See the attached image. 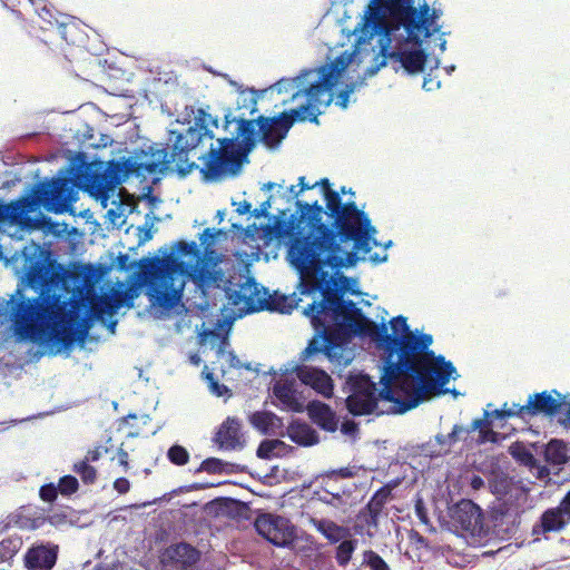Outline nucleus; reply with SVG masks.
I'll return each mask as SVG.
<instances>
[{
  "instance_id": "1",
  "label": "nucleus",
  "mask_w": 570,
  "mask_h": 570,
  "mask_svg": "<svg viewBox=\"0 0 570 570\" xmlns=\"http://www.w3.org/2000/svg\"><path fill=\"white\" fill-rule=\"evenodd\" d=\"M368 253L361 248H354V244H348L287 254L286 258L299 274V293L309 295L320 292L322 295V301H314L304 312L311 317L315 328L324 326L325 321L322 320V315L332 314L335 320L341 318L350 325H354L358 333L367 334L374 340L389 342L390 346L401 351L399 362L390 363L386 367V377L391 380L403 371L410 370L414 357L419 352H423L431 340L426 336L422 337L420 346L414 336L389 335L385 324L377 325L367 318L353 301L343 299L336 288L335 276L342 268L354 266L360 259L358 254L365 258Z\"/></svg>"
},
{
  "instance_id": "2",
  "label": "nucleus",
  "mask_w": 570,
  "mask_h": 570,
  "mask_svg": "<svg viewBox=\"0 0 570 570\" xmlns=\"http://www.w3.org/2000/svg\"><path fill=\"white\" fill-rule=\"evenodd\" d=\"M322 187L325 198V209L317 200L307 203L296 200L298 217L296 233L292 239L287 254L304 253L308 250L332 248L354 244V248L371 252L375 228L371 225L367 215L357 208L355 202L343 203L340 193L331 188L328 178H322L309 185L305 177L298 178V187L292 185L289 193L298 197L305 190Z\"/></svg>"
},
{
  "instance_id": "3",
  "label": "nucleus",
  "mask_w": 570,
  "mask_h": 570,
  "mask_svg": "<svg viewBox=\"0 0 570 570\" xmlns=\"http://www.w3.org/2000/svg\"><path fill=\"white\" fill-rule=\"evenodd\" d=\"M390 325L393 330L392 335L396 337L414 336L417 338L416 342H419L420 346L422 337L426 336L431 340L426 347L423 348V352H419L414 357L411 368L403 371L391 380L386 377V367L390 363L399 362L401 351L397 347L390 346L389 342L376 340L385 345L386 354L380 380L382 384L381 396L387 402L399 404L400 410L405 412L416 407L431 396L440 395L443 392V386L449 383L452 374L455 372V367L450 361H445L442 355L436 356L430 350L433 342L432 335H416L410 331L406 317L402 315L395 316L390 321Z\"/></svg>"
},
{
  "instance_id": "4",
  "label": "nucleus",
  "mask_w": 570,
  "mask_h": 570,
  "mask_svg": "<svg viewBox=\"0 0 570 570\" xmlns=\"http://www.w3.org/2000/svg\"><path fill=\"white\" fill-rule=\"evenodd\" d=\"M11 321L19 340H37L46 332L62 347L75 342V330L68 323L66 306L57 301L41 298L26 299L18 287L10 299L0 297V325Z\"/></svg>"
},
{
  "instance_id": "5",
  "label": "nucleus",
  "mask_w": 570,
  "mask_h": 570,
  "mask_svg": "<svg viewBox=\"0 0 570 570\" xmlns=\"http://www.w3.org/2000/svg\"><path fill=\"white\" fill-rule=\"evenodd\" d=\"M439 17V11H431L426 2L416 9L414 0H371L354 32L360 31L357 43H365L376 35L389 36L403 27L407 40L421 45L423 39L440 30L435 23Z\"/></svg>"
},
{
  "instance_id": "6",
  "label": "nucleus",
  "mask_w": 570,
  "mask_h": 570,
  "mask_svg": "<svg viewBox=\"0 0 570 570\" xmlns=\"http://www.w3.org/2000/svg\"><path fill=\"white\" fill-rule=\"evenodd\" d=\"M347 62L338 57L330 65L317 69L318 78L304 90L306 101L291 111H283L274 117H257L259 140L268 147H276L286 137L295 121L308 119L318 122L321 106H328L332 101L331 90L337 82L338 76L345 69Z\"/></svg>"
},
{
  "instance_id": "7",
  "label": "nucleus",
  "mask_w": 570,
  "mask_h": 570,
  "mask_svg": "<svg viewBox=\"0 0 570 570\" xmlns=\"http://www.w3.org/2000/svg\"><path fill=\"white\" fill-rule=\"evenodd\" d=\"M165 151L158 149V144L139 149L135 156L124 160H111L107 168L88 166L79 179L85 190L91 196L106 202L110 191L130 176L146 179L147 175L165 174L168 170V161L165 160Z\"/></svg>"
},
{
  "instance_id": "8",
  "label": "nucleus",
  "mask_w": 570,
  "mask_h": 570,
  "mask_svg": "<svg viewBox=\"0 0 570 570\" xmlns=\"http://www.w3.org/2000/svg\"><path fill=\"white\" fill-rule=\"evenodd\" d=\"M180 272L189 269V278L200 288L203 292L212 287H222L226 292V296L234 305L244 303L248 313H256L261 311H279L281 301H285V297H273L268 295L265 288H258V284L253 277H244V282L239 284L238 289H232V282L225 277V273L222 268L215 269L207 265H200L198 262L195 265H186L184 262L177 263Z\"/></svg>"
},
{
  "instance_id": "9",
  "label": "nucleus",
  "mask_w": 570,
  "mask_h": 570,
  "mask_svg": "<svg viewBox=\"0 0 570 570\" xmlns=\"http://www.w3.org/2000/svg\"><path fill=\"white\" fill-rule=\"evenodd\" d=\"M69 180L66 178H51L33 185L31 191L19 198L4 203L0 198V226L29 227L31 225L30 213L41 206L52 210L61 206L69 191Z\"/></svg>"
},
{
  "instance_id": "10",
  "label": "nucleus",
  "mask_w": 570,
  "mask_h": 570,
  "mask_svg": "<svg viewBox=\"0 0 570 570\" xmlns=\"http://www.w3.org/2000/svg\"><path fill=\"white\" fill-rule=\"evenodd\" d=\"M209 126L217 127L218 120L205 110L199 109L195 117V126L189 127L184 132L169 131L170 151L158 145V149L166 154L165 160L168 161V170L174 169L180 177H185L198 168L195 161L189 160V154L198 147L204 138H214V132L209 129Z\"/></svg>"
},
{
  "instance_id": "11",
  "label": "nucleus",
  "mask_w": 570,
  "mask_h": 570,
  "mask_svg": "<svg viewBox=\"0 0 570 570\" xmlns=\"http://www.w3.org/2000/svg\"><path fill=\"white\" fill-rule=\"evenodd\" d=\"M216 148L210 147L200 168L205 179L215 180L222 177L237 176L243 166L249 161L248 156L238 145L237 138H219Z\"/></svg>"
},
{
  "instance_id": "12",
  "label": "nucleus",
  "mask_w": 570,
  "mask_h": 570,
  "mask_svg": "<svg viewBox=\"0 0 570 570\" xmlns=\"http://www.w3.org/2000/svg\"><path fill=\"white\" fill-rule=\"evenodd\" d=\"M351 394L346 399V407L355 416L373 413L382 396L376 383L368 375H355L350 377Z\"/></svg>"
},
{
  "instance_id": "13",
  "label": "nucleus",
  "mask_w": 570,
  "mask_h": 570,
  "mask_svg": "<svg viewBox=\"0 0 570 570\" xmlns=\"http://www.w3.org/2000/svg\"><path fill=\"white\" fill-rule=\"evenodd\" d=\"M256 531L276 547H291L297 538V529L289 519L264 513L255 520Z\"/></svg>"
},
{
  "instance_id": "14",
  "label": "nucleus",
  "mask_w": 570,
  "mask_h": 570,
  "mask_svg": "<svg viewBox=\"0 0 570 570\" xmlns=\"http://www.w3.org/2000/svg\"><path fill=\"white\" fill-rule=\"evenodd\" d=\"M137 293L134 288L117 289L110 294H102L90 301V315L105 322V315L112 316L122 306L132 307Z\"/></svg>"
},
{
  "instance_id": "15",
  "label": "nucleus",
  "mask_w": 570,
  "mask_h": 570,
  "mask_svg": "<svg viewBox=\"0 0 570 570\" xmlns=\"http://www.w3.org/2000/svg\"><path fill=\"white\" fill-rule=\"evenodd\" d=\"M450 518L455 528L481 535L483 532V513L471 500H461L450 509Z\"/></svg>"
},
{
  "instance_id": "16",
  "label": "nucleus",
  "mask_w": 570,
  "mask_h": 570,
  "mask_svg": "<svg viewBox=\"0 0 570 570\" xmlns=\"http://www.w3.org/2000/svg\"><path fill=\"white\" fill-rule=\"evenodd\" d=\"M566 405V396L557 390L543 391L529 396L528 402L520 409L521 414H530V417L544 415L552 417Z\"/></svg>"
},
{
  "instance_id": "17",
  "label": "nucleus",
  "mask_w": 570,
  "mask_h": 570,
  "mask_svg": "<svg viewBox=\"0 0 570 570\" xmlns=\"http://www.w3.org/2000/svg\"><path fill=\"white\" fill-rule=\"evenodd\" d=\"M36 14L49 27H56L57 33L67 43L73 45L81 39L78 22L73 18L61 14L51 3Z\"/></svg>"
},
{
  "instance_id": "18",
  "label": "nucleus",
  "mask_w": 570,
  "mask_h": 570,
  "mask_svg": "<svg viewBox=\"0 0 570 570\" xmlns=\"http://www.w3.org/2000/svg\"><path fill=\"white\" fill-rule=\"evenodd\" d=\"M58 553V544L37 541L27 549L23 566L27 570H52L57 563Z\"/></svg>"
},
{
  "instance_id": "19",
  "label": "nucleus",
  "mask_w": 570,
  "mask_h": 570,
  "mask_svg": "<svg viewBox=\"0 0 570 570\" xmlns=\"http://www.w3.org/2000/svg\"><path fill=\"white\" fill-rule=\"evenodd\" d=\"M321 331V335L314 336L307 344V346L299 354L302 362L308 361L313 355L323 353L330 361H336L337 351L341 348L337 342V334L331 330L325 323L324 326L316 328Z\"/></svg>"
},
{
  "instance_id": "20",
  "label": "nucleus",
  "mask_w": 570,
  "mask_h": 570,
  "mask_svg": "<svg viewBox=\"0 0 570 570\" xmlns=\"http://www.w3.org/2000/svg\"><path fill=\"white\" fill-rule=\"evenodd\" d=\"M493 525L498 533L512 537L521 522V510L513 501H499L491 510Z\"/></svg>"
},
{
  "instance_id": "21",
  "label": "nucleus",
  "mask_w": 570,
  "mask_h": 570,
  "mask_svg": "<svg viewBox=\"0 0 570 570\" xmlns=\"http://www.w3.org/2000/svg\"><path fill=\"white\" fill-rule=\"evenodd\" d=\"M294 373L304 385L311 386L323 397L331 399L333 396L334 382L325 371L307 365H296Z\"/></svg>"
},
{
  "instance_id": "22",
  "label": "nucleus",
  "mask_w": 570,
  "mask_h": 570,
  "mask_svg": "<svg viewBox=\"0 0 570 570\" xmlns=\"http://www.w3.org/2000/svg\"><path fill=\"white\" fill-rule=\"evenodd\" d=\"M200 559V552L191 544L180 542L171 544L161 554V562L165 566L187 570L195 566Z\"/></svg>"
},
{
  "instance_id": "23",
  "label": "nucleus",
  "mask_w": 570,
  "mask_h": 570,
  "mask_svg": "<svg viewBox=\"0 0 570 570\" xmlns=\"http://www.w3.org/2000/svg\"><path fill=\"white\" fill-rule=\"evenodd\" d=\"M47 522L45 511L32 505H21L8 517V523L22 531H36Z\"/></svg>"
},
{
  "instance_id": "24",
  "label": "nucleus",
  "mask_w": 570,
  "mask_h": 570,
  "mask_svg": "<svg viewBox=\"0 0 570 570\" xmlns=\"http://www.w3.org/2000/svg\"><path fill=\"white\" fill-rule=\"evenodd\" d=\"M396 482L387 483L374 492L367 504L361 510L360 515L364 518L366 525L376 528L386 503L392 499V491Z\"/></svg>"
},
{
  "instance_id": "25",
  "label": "nucleus",
  "mask_w": 570,
  "mask_h": 570,
  "mask_svg": "<svg viewBox=\"0 0 570 570\" xmlns=\"http://www.w3.org/2000/svg\"><path fill=\"white\" fill-rule=\"evenodd\" d=\"M215 443L223 450H236L244 446L245 440L240 432V422L228 416L219 426L214 438Z\"/></svg>"
},
{
  "instance_id": "26",
  "label": "nucleus",
  "mask_w": 570,
  "mask_h": 570,
  "mask_svg": "<svg viewBox=\"0 0 570 570\" xmlns=\"http://www.w3.org/2000/svg\"><path fill=\"white\" fill-rule=\"evenodd\" d=\"M307 414L313 423L327 432H335L337 429V417L330 405L321 401H312L306 406Z\"/></svg>"
},
{
  "instance_id": "27",
  "label": "nucleus",
  "mask_w": 570,
  "mask_h": 570,
  "mask_svg": "<svg viewBox=\"0 0 570 570\" xmlns=\"http://www.w3.org/2000/svg\"><path fill=\"white\" fill-rule=\"evenodd\" d=\"M570 523V518L559 508H550L546 510L541 517L540 522L533 525V534H544L549 532L561 531L567 524Z\"/></svg>"
},
{
  "instance_id": "28",
  "label": "nucleus",
  "mask_w": 570,
  "mask_h": 570,
  "mask_svg": "<svg viewBox=\"0 0 570 570\" xmlns=\"http://www.w3.org/2000/svg\"><path fill=\"white\" fill-rule=\"evenodd\" d=\"M237 145L249 155L259 139V128L256 119H243L237 121Z\"/></svg>"
},
{
  "instance_id": "29",
  "label": "nucleus",
  "mask_w": 570,
  "mask_h": 570,
  "mask_svg": "<svg viewBox=\"0 0 570 570\" xmlns=\"http://www.w3.org/2000/svg\"><path fill=\"white\" fill-rule=\"evenodd\" d=\"M309 523L320 532L330 543H338L341 540L351 537V530L338 525L330 519L309 518Z\"/></svg>"
},
{
  "instance_id": "30",
  "label": "nucleus",
  "mask_w": 570,
  "mask_h": 570,
  "mask_svg": "<svg viewBox=\"0 0 570 570\" xmlns=\"http://www.w3.org/2000/svg\"><path fill=\"white\" fill-rule=\"evenodd\" d=\"M389 57L394 61H397L409 73H417L423 71L426 62V53L419 49L413 51H392Z\"/></svg>"
},
{
  "instance_id": "31",
  "label": "nucleus",
  "mask_w": 570,
  "mask_h": 570,
  "mask_svg": "<svg viewBox=\"0 0 570 570\" xmlns=\"http://www.w3.org/2000/svg\"><path fill=\"white\" fill-rule=\"evenodd\" d=\"M286 435L301 446H312L320 441L317 432L307 423L293 421L287 426Z\"/></svg>"
},
{
  "instance_id": "32",
  "label": "nucleus",
  "mask_w": 570,
  "mask_h": 570,
  "mask_svg": "<svg viewBox=\"0 0 570 570\" xmlns=\"http://www.w3.org/2000/svg\"><path fill=\"white\" fill-rule=\"evenodd\" d=\"M273 394L287 409L294 412H301L303 410L294 381L276 382L273 386Z\"/></svg>"
},
{
  "instance_id": "33",
  "label": "nucleus",
  "mask_w": 570,
  "mask_h": 570,
  "mask_svg": "<svg viewBox=\"0 0 570 570\" xmlns=\"http://www.w3.org/2000/svg\"><path fill=\"white\" fill-rule=\"evenodd\" d=\"M494 415L492 411H484L482 419H475L472 421L469 428H465V433L470 434L474 431H479V443L497 442L498 433L492 430Z\"/></svg>"
},
{
  "instance_id": "34",
  "label": "nucleus",
  "mask_w": 570,
  "mask_h": 570,
  "mask_svg": "<svg viewBox=\"0 0 570 570\" xmlns=\"http://www.w3.org/2000/svg\"><path fill=\"white\" fill-rule=\"evenodd\" d=\"M314 71L313 70H306L304 72H302L298 77L296 78H293V79H289V80H286V79H282L279 80L278 82H276L274 85L275 89L278 91V92H287L289 89H295L297 88V90L295 92L292 94V99H295L297 98L298 96H305L304 95V90L306 88H308L311 86V83L315 82L316 80H313V81H306V78L309 77L311 75H313Z\"/></svg>"
},
{
  "instance_id": "35",
  "label": "nucleus",
  "mask_w": 570,
  "mask_h": 570,
  "mask_svg": "<svg viewBox=\"0 0 570 570\" xmlns=\"http://www.w3.org/2000/svg\"><path fill=\"white\" fill-rule=\"evenodd\" d=\"M26 277L30 287L38 288L48 284L50 279L49 268L42 261H31Z\"/></svg>"
},
{
  "instance_id": "36",
  "label": "nucleus",
  "mask_w": 570,
  "mask_h": 570,
  "mask_svg": "<svg viewBox=\"0 0 570 570\" xmlns=\"http://www.w3.org/2000/svg\"><path fill=\"white\" fill-rule=\"evenodd\" d=\"M139 274L141 277L147 279H165L167 276L166 271L164 269L163 261L154 257V258H141L139 261Z\"/></svg>"
},
{
  "instance_id": "37",
  "label": "nucleus",
  "mask_w": 570,
  "mask_h": 570,
  "mask_svg": "<svg viewBox=\"0 0 570 570\" xmlns=\"http://www.w3.org/2000/svg\"><path fill=\"white\" fill-rule=\"evenodd\" d=\"M544 460L551 465H561L568 461V450L561 440H551L544 449Z\"/></svg>"
},
{
  "instance_id": "38",
  "label": "nucleus",
  "mask_w": 570,
  "mask_h": 570,
  "mask_svg": "<svg viewBox=\"0 0 570 570\" xmlns=\"http://www.w3.org/2000/svg\"><path fill=\"white\" fill-rule=\"evenodd\" d=\"M281 420L272 412L258 411L250 415V424L263 434H269Z\"/></svg>"
},
{
  "instance_id": "39",
  "label": "nucleus",
  "mask_w": 570,
  "mask_h": 570,
  "mask_svg": "<svg viewBox=\"0 0 570 570\" xmlns=\"http://www.w3.org/2000/svg\"><path fill=\"white\" fill-rule=\"evenodd\" d=\"M22 538L18 534L9 535L0 541V563L11 561L22 548Z\"/></svg>"
},
{
  "instance_id": "40",
  "label": "nucleus",
  "mask_w": 570,
  "mask_h": 570,
  "mask_svg": "<svg viewBox=\"0 0 570 570\" xmlns=\"http://www.w3.org/2000/svg\"><path fill=\"white\" fill-rule=\"evenodd\" d=\"M296 220H297V217L295 219H292L291 226H288L285 220L276 219L274 222V224L266 225L265 234L268 237L282 239V238H285L286 236H288L289 232L293 230V233L291 235V239H293V237L295 236V233H296V229H295ZM291 243H292V240H289L288 247L291 246Z\"/></svg>"
},
{
  "instance_id": "41",
  "label": "nucleus",
  "mask_w": 570,
  "mask_h": 570,
  "mask_svg": "<svg viewBox=\"0 0 570 570\" xmlns=\"http://www.w3.org/2000/svg\"><path fill=\"white\" fill-rule=\"evenodd\" d=\"M180 293L176 289H155L154 293H150L153 304L167 311L176 305Z\"/></svg>"
},
{
  "instance_id": "42",
  "label": "nucleus",
  "mask_w": 570,
  "mask_h": 570,
  "mask_svg": "<svg viewBox=\"0 0 570 570\" xmlns=\"http://www.w3.org/2000/svg\"><path fill=\"white\" fill-rule=\"evenodd\" d=\"M357 540L356 539H343L340 541V544L335 550V560L340 567H346L356 550Z\"/></svg>"
},
{
  "instance_id": "43",
  "label": "nucleus",
  "mask_w": 570,
  "mask_h": 570,
  "mask_svg": "<svg viewBox=\"0 0 570 570\" xmlns=\"http://www.w3.org/2000/svg\"><path fill=\"white\" fill-rule=\"evenodd\" d=\"M355 475H356L355 466H344V468H340L337 470L327 471L323 476L324 485H325L324 489L327 493H331L333 495V498L340 499L338 492L334 493V492L327 490V487L330 485L331 481H335L338 478L350 479V478H354Z\"/></svg>"
},
{
  "instance_id": "44",
  "label": "nucleus",
  "mask_w": 570,
  "mask_h": 570,
  "mask_svg": "<svg viewBox=\"0 0 570 570\" xmlns=\"http://www.w3.org/2000/svg\"><path fill=\"white\" fill-rule=\"evenodd\" d=\"M72 471L80 476L85 484H94L97 480V470L87 461L80 460L76 462Z\"/></svg>"
},
{
  "instance_id": "45",
  "label": "nucleus",
  "mask_w": 570,
  "mask_h": 570,
  "mask_svg": "<svg viewBox=\"0 0 570 570\" xmlns=\"http://www.w3.org/2000/svg\"><path fill=\"white\" fill-rule=\"evenodd\" d=\"M520 409H522V405L512 403L509 405V403H504L501 409H497L492 411V414L495 419L503 420L508 417H519L522 420L530 419V414H521Z\"/></svg>"
},
{
  "instance_id": "46",
  "label": "nucleus",
  "mask_w": 570,
  "mask_h": 570,
  "mask_svg": "<svg viewBox=\"0 0 570 570\" xmlns=\"http://www.w3.org/2000/svg\"><path fill=\"white\" fill-rule=\"evenodd\" d=\"M510 454L524 465L533 466L535 459L533 454L520 442L513 443L510 449Z\"/></svg>"
},
{
  "instance_id": "47",
  "label": "nucleus",
  "mask_w": 570,
  "mask_h": 570,
  "mask_svg": "<svg viewBox=\"0 0 570 570\" xmlns=\"http://www.w3.org/2000/svg\"><path fill=\"white\" fill-rule=\"evenodd\" d=\"M363 564L371 570H391L384 559L373 550H365L363 552Z\"/></svg>"
},
{
  "instance_id": "48",
  "label": "nucleus",
  "mask_w": 570,
  "mask_h": 570,
  "mask_svg": "<svg viewBox=\"0 0 570 570\" xmlns=\"http://www.w3.org/2000/svg\"><path fill=\"white\" fill-rule=\"evenodd\" d=\"M167 458L170 463L181 466L188 463L190 456L186 448L175 444L168 449Z\"/></svg>"
},
{
  "instance_id": "49",
  "label": "nucleus",
  "mask_w": 570,
  "mask_h": 570,
  "mask_svg": "<svg viewBox=\"0 0 570 570\" xmlns=\"http://www.w3.org/2000/svg\"><path fill=\"white\" fill-rule=\"evenodd\" d=\"M461 433H465V428L455 424L450 433L439 434L435 439L438 444L450 449L459 441Z\"/></svg>"
},
{
  "instance_id": "50",
  "label": "nucleus",
  "mask_w": 570,
  "mask_h": 570,
  "mask_svg": "<svg viewBox=\"0 0 570 570\" xmlns=\"http://www.w3.org/2000/svg\"><path fill=\"white\" fill-rule=\"evenodd\" d=\"M57 488L62 495H71L78 491L79 482L76 476L68 474L59 479Z\"/></svg>"
},
{
  "instance_id": "51",
  "label": "nucleus",
  "mask_w": 570,
  "mask_h": 570,
  "mask_svg": "<svg viewBox=\"0 0 570 570\" xmlns=\"http://www.w3.org/2000/svg\"><path fill=\"white\" fill-rule=\"evenodd\" d=\"M176 252L181 256H194L197 261L202 259L200 250L195 242L179 240L175 244Z\"/></svg>"
},
{
  "instance_id": "52",
  "label": "nucleus",
  "mask_w": 570,
  "mask_h": 570,
  "mask_svg": "<svg viewBox=\"0 0 570 570\" xmlns=\"http://www.w3.org/2000/svg\"><path fill=\"white\" fill-rule=\"evenodd\" d=\"M226 463L217 458L205 459L200 464V470L207 473L216 474L225 471Z\"/></svg>"
},
{
  "instance_id": "53",
  "label": "nucleus",
  "mask_w": 570,
  "mask_h": 570,
  "mask_svg": "<svg viewBox=\"0 0 570 570\" xmlns=\"http://www.w3.org/2000/svg\"><path fill=\"white\" fill-rule=\"evenodd\" d=\"M283 442L279 440H264L261 442V444L257 448L256 455L259 459H269L272 456V453L276 449L277 445L282 444Z\"/></svg>"
},
{
  "instance_id": "54",
  "label": "nucleus",
  "mask_w": 570,
  "mask_h": 570,
  "mask_svg": "<svg viewBox=\"0 0 570 570\" xmlns=\"http://www.w3.org/2000/svg\"><path fill=\"white\" fill-rule=\"evenodd\" d=\"M206 381L208 382L210 392L216 396H224L229 392L228 387L225 384H220L216 379L214 373L206 374Z\"/></svg>"
},
{
  "instance_id": "55",
  "label": "nucleus",
  "mask_w": 570,
  "mask_h": 570,
  "mask_svg": "<svg viewBox=\"0 0 570 570\" xmlns=\"http://www.w3.org/2000/svg\"><path fill=\"white\" fill-rule=\"evenodd\" d=\"M59 490L53 483L43 484L39 490V497L45 502H53L58 497Z\"/></svg>"
},
{
  "instance_id": "56",
  "label": "nucleus",
  "mask_w": 570,
  "mask_h": 570,
  "mask_svg": "<svg viewBox=\"0 0 570 570\" xmlns=\"http://www.w3.org/2000/svg\"><path fill=\"white\" fill-rule=\"evenodd\" d=\"M353 90L354 85L346 86V88L343 89L337 96V105L345 109L348 105V98Z\"/></svg>"
},
{
  "instance_id": "57",
  "label": "nucleus",
  "mask_w": 570,
  "mask_h": 570,
  "mask_svg": "<svg viewBox=\"0 0 570 570\" xmlns=\"http://www.w3.org/2000/svg\"><path fill=\"white\" fill-rule=\"evenodd\" d=\"M117 460H118L119 465H121L125 471H127L129 469V454L124 449L122 444L117 450Z\"/></svg>"
},
{
  "instance_id": "58",
  "label": "nucleus",
  "mask_w": 570,
  "mask_h": 570,
  "mask_svg": "<svg viewBox=\"0 0 570 570\" xmlns=\"http://www.w3.org/2000/svg\"><path fill=\"white\" fill-rule=\"evenodd\" d=\"M422 87L426 91H432L434 89L440 88V81L430 72L424 77Z\"/></svg>"
},
{
  "instance_id": "59",
  "label": "nucleus",
  "mask_w": 570,
  "mask_h": 570,
  "mask_svg": "<svg viewBox=\"0 0 570 570\" xmlns=\"http://www.w3.org/2000/svg\"><path fill=\"white\" fill-rule=\"evenodd\" d=\"M114 489L119 493H127L130 489V483L126 478H118L114 482Z\"/></svg>"
},
{
  "instance_id": "60",
  "label": "nucleus",
  "mask_w": 570,
  "mask_h": 570,
  "mask_svg": "<svg viewBox=\"0 0 570 570\" xmlns=\"http://www.w3.org/2000/svg\"><path fill=\"white\" fill-rule=\"evenodd\" d=\"M100 458H101L100 448H95L92 450H89L82 460L87 461L88 463H91V462H97Z\"/></svg>"
},
{
  "instance_id": "61",
  "label": "nucleus",
  "mask_w": 570,
  "mask_h": 570,
  "mask_svg": "<svg viewBox=\"0 0 570 570\" xmlns=\"http://www.w3.org/2000/svg\"><path fill=\"white\" fill-rule=\"evenodd\" d=\"M26 1L33 8L35 13L39 12L40 10H42V8H47V6L50 4V2H48V0H26Z\"/></svg>"
},
{
  "instance_id": "62",
  "label": "nucleus",
  "mask_w": 570,
  "mask_h": 570,
  "mask_svg": "<svg viewBox=\"0 0 570 570\" xmlns=\"http://www.w3.org/2000/svg\"><path fill=\"white\" fill-rule=\"evenodd\" d=\"M558 507L570 518V490L563 497Z\"/></svg>"
},
{
  "instance_id": "63",
  "label": "nucleus",
  "mask_w": 570,
  "mask_h": 570,
  "mask_svg": "<svg viewBox=\"0 0 570 570\" xmlns=\"http://www.w3.org/2000/svg\"><path fill=\"white\" fill-rule=\"evenodd\" d=\"M415 512H416V515L417 518L423 522V523H428L429 519H428V514H426V511L422 504V502H417L416 505H415Z\"/></svg>"
},
{
  "instance_id": "64",
  "label": "nucleus",
  "mask_w": 570,
  "mask_h": 570,
  "mask_svg": "<svg viewBox=\"0 0 570 570\" xmlns=\"http://www.w3.org/2000/svg\"><path fill=\"white\" fill-rule=\"evenodd\" d=\"M237 207H236V212L239 214V215H244V214H247V213H250L252 210V204L247 200H243V202H239L238 204H236Z\"/></svg>"
}]
</instances>
